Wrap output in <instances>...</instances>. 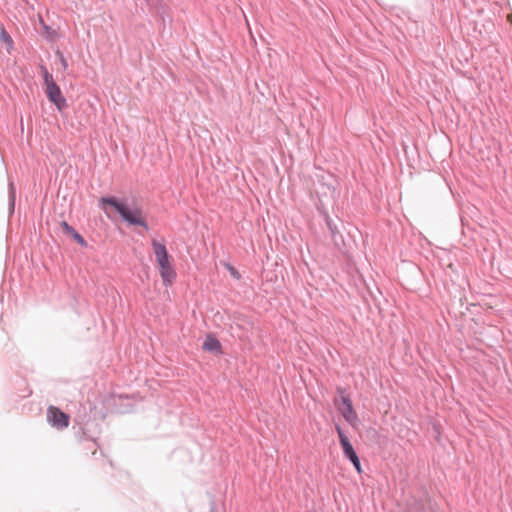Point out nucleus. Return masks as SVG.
I'll return each instance as SVG.
<instances>
[{"label":"nucleus","mask_w":512,"mask_h":512,"mask_svg":"<svg viewBox=\"0 0 512 512\" xmlns=\"http://www.w3.org/2000/svg\"><path fill=\"white\" fill-rule=\"evenodd\" d=\"M111 206L128 225L140 226L149 230V226L143 217L142 209L138 206L129 208L125 203L113 196L101 197L99 207L106 211V206Z\"/></svg>","instance_id":"1"},{"label":"nucleus","mask_w":512,"mask_h":512,"mask_svg":"<svg viewBox=\"0 0 512 512\" xmlns=\"http://www.w3.org/2000/svg\"><path fill=\"white\" fill-rule=\"evenodd\" d=\"M153 251L156 257V261L160 267V275L163 279L164 284L170 283L175 278V272L171 268L169 262V255L164 244L153 240L152 241Z\"/></svg>","instance_id":"2"},{"label":"nucleus","mask_w":512,"mask_h":512,"mask_svg":"<svg viewBox=\"0 0 512 512\" xmlns=\"http://www.w3.org/2000/svg\"><path fill=\"white\" fill-rule=\"evenodd\" d=\"M342 393L339 399H335L334 403L343 418L352 426L358 422V416L353 408L351 399L344 395V390L339 389Z\"/></svg>","instance_id":"3"},{"label":"nucleus","mask_w":512,"mask_h":512,"mask_svg":"<svg viewBox=\"0 0 512 512\" xmlns=\"http://www.w3.org/2000/svg\"><path fill=\"white\" fill-rule=\"evenodd\" d=\"M47 421L53 428L62 430L69 426L70 417L59 408L49 406L47 409Z\"/></svg>","instance_id":"4"},{"label":"nucleus","mask_w":512,"mask_h":512,"mask_svg":"<svg viewBox=\"0 0 512 512\" xmlns=\"http://www.w3.org/2000/svg\"><path fill=\"white\" fill-rule=\"evenodd\" d=\"M46 94L49 101L52 102L59 111H63L68 107L67 101L56 82L46 87Z\"/></svg>","instance_id":"5"},{"label":"nucleus","mask_w":512,"mask_h":512,"mask_svg":"<svg viewBox=\"0 0 512 512\" xmlns=\"http://www.w3.org/2000/svg\"><path fill=\"white\" fill-rule=\"evenodd\" d=\"M335 428H336V431H337V434H338V437H339V441H340L341 447L343 449L344 456L348 460H351V459L357 457L358 455H357L356 451L354 450L353 445L351 444L349 438L344 433L342 428L339 425H336Z\"/></svg>","instance_id":"6"},{"label":"nucleus","mask_w":512,"mask_h":512,"mask_svg":"<svg viewBox=\"0 0 512 512\" xmlns=\"http://www.w3.org/2000/svg\"><path fill=\"white\" fill-rule=\"evenodd\" d=\"M60 226L63 232L73 238L80 246L87 247V241L66 221H62Z\"/></svg>","instance_id":"7"},{"label":"nucleus","mask_w":512,"mask_h":512,"mask_svg":"<svg viewBox=\"0 0 512 512\" xmlns=\"http://www.w3.org/2000/svg\"><path fill=\"white\" fill-rule=\"evenodd\" d=\"M202 348L203 350L208 352L221 353L222 346L220 341L216 337L212 335H207L202 344Z\"/></svg>","instance_id":"8"},{"label":"nucleus","mask_w":512,"mask_h":512,"mask_svg":"<svg viewBox=\"0 0 512 512\" xmlns=\"http://www.w3.org/2000/svg\"><path fill=\"white\" fill-rule=\"evenodd\" d=\"M323 215L325 218L326 225L330 231L331 238L335 243H337V237L339 236L341 238L338 227L326 212Z\"/></svg>","instance_id":"9"},{"label":"nucleus","mask_w":512,"mask_h":512,"mask_svg":"<svg viewBox=\"0 0 512 512\" xmlns=\"http://www.w3.org/2000/svg\"><path fill=\"white\" fill-rule=\"evenodd\" d=\"M40 70L42 72L43 79H44V84H45L46 87L48 85H50V84L55 83L52 74L49 73V71L47 70V68L45 66L41 65L40 66Z\"/></svg>","instance_id":"10"},{"label":"nucleus","mask_w":512,"mask_h":512,"mask_svg":"<svg viewBox=\"0 0 512 512\" xmlns=\"http://www.w3.org/2000/svg\"><path fill=\"white\" fill-rule=\"evenodd\" d=\"M15 207V188L12 182L9 183V209L11 212L14 211Z\"/></svg>","instance_id":"11"},{"label":"nucleus","mask_w":512,"mask_h":512,"mask_svg":"<svg viewBox=\"0 0 512 512\" xmlns=\"http://www.w3.org/2000/svg\"><path fill=\"white\" fill-rule=\"evenodd\" d=\"M0 40L5 42L9 46H11L12 43H13V40H12L11 36L9 35V33L5 29H2L0 31Z\"/></svg>","instance_id":"12"},{"label":"nucleus","mask_w":512,"mask_h":512,"mask_svg":"<svg viewBox=\"0 0 512 512\" xmlns=\"http://www.w3.org/2000/svg\"><path fill=\"white\" fill-rule=\"evenodd\" d=\"M349 461L353 464V466L355 467V469H356V471L358 473L362 472L361 462H360V459H359L358 456L353 458V459H351V460H349Z\"/></svg>","instance_id":"13"},{"label":"nucleus","mask_w":512,"mask_h":512,"mask_svg":"<svg viewBox=\"0 0 512 512\" xmlns=\"http://www.w3.org/2000/svg\"><path fill=\"white\" fill-rule=\"evenodd\" d=\"M229 271H230V274L236 278V279H239L240 278V274L239 272L237 271V269H235L234 267L230 266L229 267Z\"/></svg>","instance_id":"14"},{"label":"nucleus","mask_w":512,"mask_h":512,"mask_svg":"<svg viewBox=\"0 0 512 512\" xmlns=\"http://www.w3.org/2000/svg\"><path fill=\"white\" fill-rule=\"evenodd\" d=\"M57 54L60 56V60H61V64H62L63 68L66 69L67 68L66 59L64 58L63 54L60 53L59 51L57 52Z\"/></svg>","instance_id":"15"},{"label":"nucleus","mask_w":512,"mask_h":512,"mask_svg":"<svg viewBox=\"0 0 512 512\" xmlns=\"http://www.w3.org/2000/svg\"><path fill=\"white\" fill-rule=\"evenodd\" d=\"M430 506H431V512H436L435 504L432 501L430 503Z\"/></svg>","instance_id":"16"}]
</instances>
